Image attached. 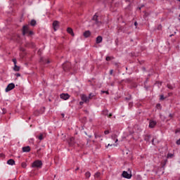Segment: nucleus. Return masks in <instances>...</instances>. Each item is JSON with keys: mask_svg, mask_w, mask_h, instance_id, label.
Listing matches in <instances>:
<instances>
[{"mask_svg": "<svg viewBox=\"0 0 180 180\" xmlns=\"http://www.w3.org/2000/svg\"><path fill=\"white\" fill-rule=\"evenodd\" d=\"M43 162H41V160H35L32 163V168H41Z\"/></svg>", "mask_w": 180, "mask_h": 180, "instance_id": "1", "label": "nucleus"}, {"mask_svg": "<svg viewBox=\"0 0 180 180\" xmlns=\"http://www.w3.org/2000/svg\"><path fill=\"white\" fill-rule=\"evenodd\" d=\"M81 99L84 102V103H88V102H89V97L85 94L81 95Z\"/></svg>", "mask_w": 180, "mask_h": 180, "instance_id": "2", "label": "nucleus"}, {"mask_svg": "<svg viewBox=\"0 0 180 180\" xmlns=\"http://www.w3.org/2000/svg\"><path fill=\"white\" fill-rule=\"evenodd\" d=\"M122 176L123 178H126L127 179H131V173L129 174L127 172L124 171L122 172Z\"/></svg>", "mask_w": 180, "mask_h": 180, "instance_id": "3", "label": "nucleus"}, {"mask_svg": "<svg viewBox=\"0 0 180 180\" xmlns=\"http://www.w3.org/2000/svg\"><path fill=\"white\" fill-rule=\"evenodd\" d=\"M15 88V84L11 83L6 88V92H9V91H12Z\"/></svg>", "mask_w": 180, "mask_h": 180, "instance_id": "4", "label": "nucleus"}, {"mask_svg": "<svg viewBox=\"0 0 180 180\" xmlns=\"http://www.w3.org/2000/svg\"><path fill=\"white\" fill-rule=\"evenodd\" d=\"M155 126H157V121L150 120V122H149L150 129H154V127H155Z\"/></svg>", "mask_w": 180, "mask_h": 180, "instance_id": "5", "label": "nucleus"}, {"mask_svg": "<svg viewBox=\"0 0 180 180\" xmlns=\"http://www.w3.org/2000/svg\"><path fill=\"white\" fill-rule=\"evenodd\" d=\"M60 98L63 99V101H67V99H70V94H61Z\"/></svg>", "mask_w": 180, "mask_h": 180, "instance_id": "6", "label": "nucleus"}, {"mask_svg": "<svg viewBox=\"0 0 180 180\" xmlns=\"http://www.w3.org/2000/svg\"><path fill=\"white\" fill-rule=\"evenodd\" d=\"M93 20H94V22L97 25V26H101V25L102 24V22H101L98 20V15H96V14L94 15Z\"/></svg>", "mask_w": 180, "mask_h": 180, "instance_id": "7", "label": "nucleus"}, {"mask_svg": "<svg viewBox=\"0 0 180 180\" xmlns=\"http://www.w3.org/2000/svg\"><path fill=\"white\" fill-rule=\"evenodd\" d=\"M27 33H29V27L27 25H24L22 27V34L25 35Z\"/></svg>", "mask_w": 180, "mask_h": 180, "instance_id": "8", "label": "nucleus"}, {"mask_svg": "<svg viewBox=\"0 0 180 180\" xmlns=\"http://www.w3.org/2000/svg\"><path fill=\"white\" fill-rule=\"evenodd\" d=\"M53 27L54 29V31L55 32H57L58 27H59V25H58V21H54L53 22Z\"/></svg>", "mask_w": 180, "mask_h": 180, "instance_id": "9", "label": "nucleus"}, {"mask_svg": "<svg viewBox=\"0 0 180 180\" xmlns=\"http://www.w3.org/2000/svg\"><path fill=\"white\" fill-rule=\"evenodd\" d=\"M103 115H104L105 116H108V117H112V114L111 113L109 114V111L108 110H104L103 111Z\"/></svg>", "mask_w": 180, "mask_h": 180, "instance_id": "10", "label": "nucleus"}, {"mask_svg": "<svg viewBox=\"0 0 180 180\" xmlns=\"http://www.w3.org/2000/svg\"><path fill=\"white\" fill-rule=\"evenodd\" d=\"M23 153H29L30 151V146L22 147Z\"/></svg>", "mask_w": 180, "mask_h": 180, "instance_id": "11", "label": "nucleus"}, {"mask_svg": "<svg viewBox=\"0 0 180 180\" xmlns=\"http://www.w3.org/2000/svg\"><path fill=\"white\" fill-rule=\"evenodd\" d=\"M102 40H103L102 37L101 36H98L96 39V43L97 44H99V43H102Z\"/></svg>", "mask_w": 180, "mask_h": 180, "instance_id": "12", "label": "nucleus"}, {"mask_svg": "<svg viewBox=\"0 0 180 180\" xmlns=\"http://www.w3.org/2000/svg\"><path fill=\"white\" fill-rule=\"evenodd\" d=\"M83 35L84 36V37H89V36H91V31L87 30L84 32Z\"/></svg>", "mask_w": 180, "mask_h": 180, "instance_id": "13", "label": "nucleus"}, {"mask_svg": "<svg viewBox=\"0 0 180 180\" xmlns=\"http://www.w3.org/2000/svg\"><path fill=\"white\" fill-rule=\"evenodd\" d=\"M74 140H75L74 136H72V137L70 138V140H69V145L70 146H74Z\"/></svg>", "mask_w": 180, "mask_h": 180, "instance_id": "14", "label": "nucleus"}, {"mask_svg": "<svg viewBox=\"0 0 180 180\" xmlns=\"http://www.w3.org/2000/svg\"><path fill=\"white\" fill-rule=\"evenodd\" d=\"M7 164H8V165H15V160L10 159L7 161Z\"/></svg>", "mask_w": 180, "mask_h": 180, "instance_id": "15", "label": "nucleus"}, {"mask_svg": "<svg viewBox=\"0 0 180 180\" xmlns=\"http://www.w3.org/2000/svg\"><path fill=\"white\" fill-rule=\"evenodd\" d=\"M68 33L71 34V36H74V32L72 31V29L68 27L67 30Z\"/></svg>", "mask_w": 180, "mask_h": 180, "instance_id": "16", "label": "nucleus"}, {"mask_svg": "<svg viewBox=\"0 0 180 180\" xmlns=\"http://www.w3.org/2000/svg\"><path fill=\"white\" fill-rule=\"evenodd\" d=\"M14 71H19L20 70V67L18 66L17 65H14Z\"/></svg>", "mask_w": 180, "mask_h": 180, "instance_id": "17", "label": "nucleus"}, {"mask_svg": "<svg viewBox=\"0 0 180 180\" xmlns=\"http://www.w3.org/2000/svg\"><path fill=\"white\" fill-rule=\"evenodd\" d=\"M94 178H101V172H97L94 174Z\"/></svg>", "mask_w": 180, "mask_h": 180, "instance_id": "18", "label": "nucleus"}, {"mask_svg": "<svg viewBox=\"0 0 180 180\" xmlns=\"http://www.w3.org/2000/svg\"><path fill=\"white\" fill-rule=\"evenodd\" d=\"M85 176H86V178H91V172H86L85 173Z\"/></svg>", "mask_w": 180, "mask_h": 180, "instance_id": "19", "label": "nucleus"}, {"mask_svg": "<svg viewBox=\"0 0 180 180\" xmlns=\"http://www.w3.org/2000/svg\"><path fill=\"white\" fill-rule=\"evenodd\" d=\"M30 25H31V26H36V20H32Z\"/></svg>", "mask_w": 180, "mask_h": 180, "instance_id": "20", "label": "nucleus"}, {"mask_svg": "<svg viewBox=\"0 0 180 180\" xmlns=\"http://www.w3.org/2000/svg\"><path fill=\"white\" fill-rule=\"evenodd\" d=\"M94 96H95V94L94 93H90L88 97H89V99H92Z\"/></svg>", "mask_w": 180, "mask_h": 180, "instance_id": "21", "label": "nucleus"}, {"mask_svg": "<svg viewBox=\"0 0 180 180\" xmlns=\"http://www.w3.org/2000/svg\"><path fill=\"white\" fill-rule=\"evenodd\" d=\"M38 139H39L40 141H41V140L44 139V136H39Z\"/></svg>", "mask_w": 180, "mask_h": 180, "instance_id": "22", "label": "nucleus"}, {"mask_svg": "<svg viewBox=\"0 0 180 180\" xmlns=\"http://www.w3.org/2000/svg\"><path fill=\"white\" fill-rule=\"evenodd\" d=\"M173 156H174V155L172 153H169L167 155V158H172Z\"/></svg>", "mask_w": 180, "mask_h": 180, "instance_id": "23", "label": "nucleus"}, {"mask_svg": "<svg viewBox=\"0 0 180 180\" xmlns=\"http://www.w3.org/2000/svg\"><path fill=\"white\" fill-rule=\"evenodd\" d=\"M167 88H169V89H174V86H172L171 84H168Z\"/></svg>", "mask_w": 180, "mask_h": 180, "instance_id": "24", "label": "nucleus"}, {"mask_svg": "<svg viewBox=\"0 0 180 180\" xmlns=\"http://www.w3.org/2000/svg\"><path fill=\"white\" fill-rule=\"evenodd\" d=\"M102 94H106L107 95H109V91H101Z\"/></svg>", "mask_w": 180, "mask_h": 180, "instance_id": "25", "label": "nucleus"}, {"mask_svg": "<svg viewBox=\"0 0 180 180\" xmlns=\"http://www.w3.org/2000/svg\"><path fill=\"white\" fill-rule=\"evenodd\" d=\"M13 63L14 65H16V63H17L16 58L13 59Z\"/></svg>", "mask_w": 180, "mask_h": 180, "instance_id": "26", "label": "nucleus"}, {"mask_svg": "<svg viewBox=\"0 0 180 180\" xmlns=\"http://www.w3.org/2000/svg\"><path fill=\"white\" fill-rule=\"evenodd\" d=\"M105 60L106 61H110V56L106 57Z\"/></svg>", "mask_w": 180, "mask_h": 180, "instance_id": "27", "label": "nucleus"}, {"mask_svg": "<svg viewBox=\"0 0 180 180\" xmlns=\"http://www.w3.org/2000/svg\"><path fill=\"white\" fill-rule=\"evenodd\" d=\"M176 144H177L178 146H180V139L176 141Z\"/></svg>", "mask_w": 180, "mask_h": 180, "instance_id": "28", "label": "nucleus"}, {"mask_svg": "<svg viewBox=\"0 0 180 180\" xmlns=\"http://www.w3.org/2000/svg\"><path fill=\"white\" fill-rule=\"evenodd\" d=\"M110 75H113V70H110Z\"/></svg>", "mask_w": 180, "mask_h": 180, "instance_id": "29", "label": "nucleus"}, {"mask_svg": "<svg viewBox=\"0 0 180 180\" xmlns=\"http://www.w3.org/2000/svg\"><path fill=\"white\" fill-rule=\"evenodd\" d=\"M163 99H164V95H161V96H160V100H161V101H163Z\"/></svg>", "mask_w": 180, "mask_h": 180, "instance_id": "30", "label": "nucleus"}, {"mask_svg": "<svg viewBox=\"0 0 180 180\" xmlns=\"http://www.w3.org/2000/svg\"><path fill=\"white\" fill-rule=\"evenodd\" d=\"M79 105H80L81 106H82V105H84V101H80V102H79Z\"/></svg>", "mask_w": 180, "mask_h": 180, "instance_id": "31", "label": "nucleus"}, {"mask_svg": "<svg viewBox=\"0 0 180 180\" xmlns=\"http://www.w3.org/2000/svg\"><path fill=\"white\" fill-rule=\"evenodd\" d=\"M104 133H105V135H108V134H109V131H105Z\"/></svg>", "mask_w": 180, "mask_h": 180, "instance_id": "32", "label": "nucleus"}, {"mask_svg": "<svg viewBox=\"0 0 180 180\" xmlns=\"http://www.w3.org/2000/svg\"><path fill=\"white\" fill-rule=\"evenodd\" d=\"M129 106H133V103H129Z\"/></svg>", "mask_w": 180, "mask_h": 180, "instance_id": "33", "label": "nucleus"}, {"mask_svg": "<svg viewBox=\"0 0 180 180\" xmlns=\"http://www.w3.org/2000/svg\"><path fill=\"white\" fill-rule=\"evenodd\" d=\"M29 33H30V34H33V32H32V31H30Z\"/></svg>", "mask_w": 180, "mask_h": 180, "instance_id": "34", "label": "nucleus"}, {"mask_svg": "<svg viewBox=\"0 0 180 180\" xmlns=\"http://www.w3.org/2000/svg\"><path fill=\"white\" fill-rule=\"evenodd\" d=\"M40 61H42L43 63H44V60H43V58H41Z\"/></svg>", "mask_w": 180, "mask_h": 180, "instance_id": "35", "label": "nucleus"}, {"mask_svg": "<svg viewBox=\"0 0 180 180\" xmlns=\"http://www.w3.org/2000/svg\"><path fill=\"white\" fill-rule=\"evenodd\" d=\"M16 76H17V77H20V74L18 73V74L16 75Z\"/></svg>", "mask_w": 180, "mask_h": 180, "instance_id": "36", "label": "nucleus"}, {"mask_svg": "<svg viewBox=\"0 0 180 180\" xmlns=\"http://www.w3.org/2000/svg\"><path fill=\"white\" fill-rule=\"evenodd\" d=\"M134 25H135V26H137V22H134Z\"/></svg>", "mask_w": 180, "mask_h": 180, "instance_id": "37", "label": "nucleus"}, {"mask_svg": "<svg viewBox=\"0 0 180 180\" xmlns=\"http://www.w3.org/2000/svg\"><path fill=\"white\" fill-rule=\"evenodd\" d=\"M160 29H161V25L158 26V30H160Z\"/></svg>", "mask_w": 180, "mask_h": 180, "instance_id": "38", "label": "nucleus"}, {"mask_svg": "<svg viewBox=\"0 0 180 180\" xmlns=\"http://www.w3.org/2000/svg\"><path fill=\"white\" fill-rule=\"evenodd\" d=\"M109 146H112V145H110V143L108 145V147H109Z\"/></svg>", "mask_w": 180, "mask_h": 180, "instance_id": "39", "label": "nucleus"}, {"mask_svg": "<svg viewBox=\"0 0 180 180\" xmlns=\"http://www.w3.org/2000/svg\"><path fill=\"white\" fill-rule=\"evenodd\" d=\"M49 63H50V60H48V61H47V64H49Z\"/></svg>", "mask_w": 180, "mask_h": 180, "instance_id": "40", "label": "nucleus"}, {"mask_svg": "<svg viewBox=\"0 0 180 180\" xmlns=\"http://www.w3.org/2000/svg\"><path fill=\"white\" fill-rule=\"evenodd\" d=\"M117 141H118V139H116V140H115V143H117Z\"/></svg>", "mask_w": 180, "mask_h": 180, "instance_id": "41", "label": "nucleus"}, {"mask_svg": "<svg viewBox=\"0 0 180 180\" xmlns=\"http://www.w3.org/2000/svg\"><path fill=\"white\" fill-rule=\"evenodd\" d=\"M0 155H1V157H4V154H1Z\"/></svg>", "mask_w": 180, "mask_h": 180, "instance_id": "42", "label": "nucleus"}, {"mask_svg": "<svg viewBox=\"0 0 180 180\" xmlns=\"http://www.w3.org/2000/svg\"><path fill=\"white\" fill-rule=\"evenodd\" d=\"M169 116H170V117H172V115L170 114Z\"/></svg>", "mask_w": 180, "mask_h": 180, "instance_id": "43", "label": "nucleus"}, {"mask_svg": "<svg viewBox=\"0 0 180 180\" xmlns=\"http://www.w3.org/2000/svg\"><path fill=\"white\" fill-rule=\"evenodd\" d=\"M157 106H160V104H158Z\"/></svg>", "mask_w": 180, "mask_h": 180, "instance_id": "44", "label": "nucleus"}, {"mask_svg": "<svg viewBox=\"0 0 180 180\" xmlns=\"http://www.w3.org/2000/svg\"><path fill=\"white\" fill-rule=\"evenodd\" d=\"M63 117H64V114H62Z\"/></svg>", "mask_w": 180, "mask_h": 180, "instance_id": "45", "label": "nucleus"}, {"mask_svg": "<svg viewBox=\"0 0 180 180\" xmlns=\"http://www.w3.org/2000/svg\"><path fill=\"white\" fill-rule=\"evenodd\" d=\"M129 172H131V171L130 170V169H129Z\"/></svg>", "mask_w": 180, "mask_h": 180, "instance_id": "46", "label": "nucleus"}, {"mask_svg": "<svg viewBox=\"0 0 180 180\" xmlns=\"http://www.w3.org/2000/svg\"><path fill=\"white\" fill-rule=\"evenodd\" d=\"M170 37H172V35H170Z\"/></svg>", "mask_w": 180, "mask_h": 180, "instance_id": "47", "label": "nucleus"}, {"mask_svg": "<svg viewBox=\"0 0 180 180\" xmlns=\"http://www.w3.org/2000/svg\"><path fill=\"white\" fill-rule=\"evenodd\" d=\"M126 99L127 100V99H130V98H126Z\"/></svg>", "mask_w": 180, "mask_h": 180, "instance_id": "48", "label": "nucleus"}, {"mask_svg": "<svg viewBox=\"0 0 180 180\" xmlns=\"http://www.w3.org/2000/svg\"><path fill=\"white\" fill-rule=\"evenodd\" d=\"M179 1V2H180V0H178Z\"/></svg>", "mask_w": 180, "mask_h": 180, "instance_id": "49", "label": "nucleus"}]
</instances>
